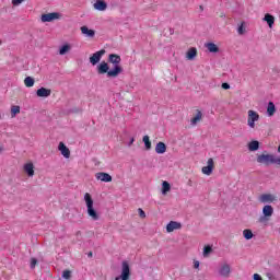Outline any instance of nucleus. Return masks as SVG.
Masks as SVG:
<instances>
[{"instance_id": "obj_8", "label": "nucleus", "mask_w": 280, "mask_h": 280, "mask_svg": "<svg viewBox=\"0 0 280 280\" xmlns=\"http://www.w3.org/2000/svg\"><path fill=\"white\" fill-rule=\"evenodd\" d=\"M56 19H60V13H46L42 15V23H51V21H56Z\"/></svg>"}, {"instance_id": "obj_26", "label": "nucleus", "mask_w": 280, "mask_h": 280, "mask_svg": "<svg viewBox=\"0 0 280 280\" xmlns=\"http://www.w3.org/2000/svg\"><path fill=\"white\" fill-rule=\"evenodd\" d=\"M145 150H152V142L150 141V136H144L142 139Z\"/></svg>"}, {"instance_id": "obj_15", "label": "nucleus", "mask_w": 280, "mask_h": 280, "mask_svg": "<svg viewBox=\"0 0 280 280\" xmlns=\"http://www.w3.org/2000/svg\"><path fill=\"white\" fill-rule=\"evenodd\" d=\"M58 149L61 152L62 156H65V159H69V156H71V151L62 142L59 143Z\"/></svg>"}, {"instance_id": "obj_1", "label": "nucleus", "mask_w": 280, "mask_h": 280, "mask_svg": "<svg viewBox=\"0 0 280 280\" xmlns=\"http://www.w3.org/2000/svg\"><path fill=\"white\" fill-rule=\"evenodd\" d=\"M108 62L114 65V68L110 70ZM108 62L102 61L97 67L96 71L98 75H105L107 73V78H117L120 73H124V68H121V56L117 54H110L108 56Z\"/></svg>"}, {"instance_id": "obj_30", "label": "nucleus", "mask_w": 280, "mask_h": 280, "mask_svg": "<svg viewBox=\"0 0 280 280\" xmlns=\"http://www.w3.org/2000/svg\"><path fill=\"white\" fill-rule=\"evenodd\" d=\"M19 113H21V107L16 106V105H13L11 107V116L16 117V115H19Z\"/></svg>"}, {"instance_id": "obj_25", "label": "nucleus", "mask_w": 280, "mask_h": 280, "mask_svg": "<svg viewBox=\"0 0 280 280\" xmlns=\"http://www.w3.org/2000/svg\"><path fill=\"white\" fill-rule=\"evenodd\" d=\"M200 119H202V112L197 110V114L194 118H191L190 124L191 126H196V124H198V121H200Z\"/></svg>"}, {"instance_id": "obj_33", "label": "nucleus", "mask_w": 280, "mask_h": 280, "mask_svg": "<svg viewBox=\"0 0 280 280\" xmlns=\"http://www.w3.org/2000/svg\"><path fill=\"white\" fill-rule=\"evenodd\" d=\"M36 264H38V259L36 258H31V269L34 270L36 268Z\"/></svg>"}, {"instance_id": "obj_27", "label": "nucleus", "mask_w": 280, "mask_h": 280, "mask_svg": "<svg viewBox=\"0 0 280 280\" xmlns=\"http://www.w3.org/2000/svg\"><path fill=\"white\" fill-rule=\"evenodd\" d=\"M34 83H35V80L32 77H26L24 79V84L25 86H27V89H32V86H34Z\"/></svg>"}, {"instance_id": "obj_5", "label": "nucleus", "mask_w": 280, "mask_h": 280, "mask_svg": "<svg viewBox=\"0 0 280 280\" xmlns=\"http://www.w3.org/2000/svg\"><path fill=\"white\" fill-rule=\"evenodd\" d=\"M218 272L220 277H224L225 279H228V277H231V265L226 262L222 264L219 267Z\"/></svg>"}, {"instance_id": "obj_13", "label": "nucleus", "mask_w": 280, "mask_h": 280, "mask_svg": "<svg viewBox=\"0 0 280 280\" xmlns=\"http://www.w3.org/2000/svg\"><path fill=\"white\" fill-rule=\"evenodd\" d=\"M94 8L98 12H104V10H106V8H108V4L104 0H96V2L94 3Z\"/></svg>"}, {"instance_id": "obj_44", "label": "nucleus", "mask_w": 280, "mask_h": 280, "mask_svg": "<svg viewBox=\"0 0 280 280\" xmlns=\"http://www.w3.org/2000/svg\"><path fill=\"white\" fill-rule=\"evenodd\" d=\"M278 152L280 153V144H279V147H278Z\"/></svg>"}, {"instance_id": "obj_11", "label": "nucleus", "mask_w": 280, "mask_h": 280, "mask_svg": "<svg viewBox=\"0 0 280 280\" xmlns=\"http://www.w3.org/2000/svg\"><path fill=\"white\" fill-rule=\"evenodd\" d=\"M202 174H206V176H211L213 174V159L208 160V165L203 166L201 168Z\"/></svg>"}, {"instance_id": "obj_17", "label": "nucleus", "mask_w": 280, "mask_h": 280, "mask_svg": "<svg viewBox=\"0 0 280 280\" xmlns=\"http://www.w3.org/2000/svg\"><path fill=\"white\" fill-rule=\"evenodd\" d=\"M205 47L208 49L210 54H218L220 51V47H218V45L211 42L205 44Z\"/></svg>"}, {"instance_id": "obj_45", "label": "nucleus", "mask_w": 280, "mask_h": 280, "mask_svg": "<svg viewBox=\"0 0 280 280\" xmlns=\"http://www.w3.org/2000/svg\"><path fill=\"white\" fill-rule=\"evenodd\" d=\"M200 10H203L202 5H200Z\"/></svg>"}, {"instance_id": "obj_29", "label": "nucleus", "mask_w": 280, "mask_h": 280, "mask_svg": "<svg viewBox=\"0 0 280 280\" xmlns=\"http://www.w3.org/2000/svg\"><path fill=\"white\" fill-rule=\"evenodd\" d=\"M243 236L245 237V240H253L254 237L253 231L248 229L244 230Z\"/></svg>"}, {"instance_id": "obj_3", "label": "nucleus", "mask_w": 280, "mask_h": 280, "mask_svg": "<svg viewBox=\"0 0 280 280\" xmlns=\"http://www.w3.org/2000/svg\"><path fill=\"white\" fill-rule=\"evenodd\" d=\"M247 113V126H249V128H255V121H259V114L253 109H249Z\"/></svg>"}, {"instance_id": "obj_43", "label": "nucleus", "mask_w": 280, "mask_h": 280, "mask_svg": "<svg viewBox=\"0 0 280 280\" xmlns=\"http://www.w3.org/2000/svg\"><path fill=\"white\" fill-rule=\"evenodd\" d=\"M88 257H93V252H89Z\"/></svg>"}, {"instance_id": "obj_37", "label": "nucleus", "mask_w": 280, "mask_h": 280, "mask_svg": "<svg viewBox=\"0 0 280 280\" xmlns=\"http://www.w3.org/2000/svg\"><path fill=\"white\" fill-rule=\"evenodd\" d=\"M25 0H12V5H21Z\"/></svg>"}, {"instance_id": "obj_34", "label": "nucleus", "mask_w": 280, "mask_h": 280, "mask_svg": "<svg viewBox=\"0 0 280 280\" xmlns=\"http://www.w3.org/2000/svg\"><path fill=\"white\" fill-rule=\"evenodd\" d=\"M271 165H280V158H276L273 155V161L271 162Z\"/></svg>"}, {"instance_id": "obj_23", "label": "nucleus", "mask_w": 280, "mask_h": 280, "mask_svg": "<svg viewBox=\"0 0 280 280\" xmlns=\"http://www.w3.org/2000/svg\"><path fill=\"white\" fill-rule=\"evenodd\" d=\"M248 150L249 152H257L259 150V141L253 140L248 143Z\"/></svg>"}, {"instance_id": "obj_14", "label": "nucleus", "mask_w": 280, "mask_h": 280, "mask_svg": "<svg viewBox=\"0 0 280 280\" xmlns=\"http://www.w3.org/2000/svg\"><path fill=\"white\" fill-rule=\"evenodd\" d=\"M81 34H83L88 38L95 37V31L89 28V26H81Z\"/></svg>"}, {"instance_id": "obj_32", "label": "nucleus", "mask_w": 280, "mask_h": 280, "mask_svg": "<svg viewBox=\"0 0 280 280\" xmlns=\"http://www.w3.org/2000/svg\"><path fill=\"white\" fill-rule=\"evenodd\" d=\"M62 279H66V280L71 279V270H63L62 271Z\"/></svg>"}, {"instance_id": "obj_21", "label": "nucleus", "mask_w": 280, "mask_h": 280, "mask_svg": "<svg viewBox=\"0 0 280 280\" xmlns=\"http://www.w3.org/2000/svg\"><path fill=\"white\" fill-rule=\"evenodd\" d=\"M24 172L27 174V176L32 177L34 176V164L27 163L24 165Z\"/></svg>"}, {"instance_id": "obj_19", "label": "nucleus", "mask_w": 280, "mask_h": 280, "mask_svg": "<svg viewBox=\"0 0 280 280\" xmlns=\"http://www.w3.org/2000/svg\"><path fill=\"white\" fill-rule=\"evenodd\" d=\"M262 21H265L267 25H269L270 30H272V25H275V18L272 14L270 13L265 14Z\"/></svg>"}, {"instance_id": "obj_40", "label": "nucleus", "mask_w": 280, "mask_h": 280, "mask_svg": "<svg viewBox=\"0 0 280 280\" xmlns=\"http://www.w3.org/2000/svg\"><path fill=\"white\" fill-rule=\"evenodd\" d=\"M222 89H224L225 91H228V89H231V85L229 83H222Z\"/></svg>"}, {"instance_id": "obj_38", "label": "nucleus", "mask_w": 280, "mask_h": 280, "mask_svg": "<svg viewBox=\"0 0 280 280\" xmlns=\"http://www.w3.org/2000/svg\"><path fill=\"white\" fill-rule=\"evenodd\" d=\"M138 212H139L140 218H142V219L145 218V211H143V209L139 208Z\"/></svg>"}, {"instance_id": "obj_16", "label": "nucleus", "mask_w": 280, "mask_h": 280, "mask_svg": "<svg viewBox=\"0 0 280 280\" xmlns=\"http://www.w3.org/2000/svg\"><path fill=\"white\" fill-rule=\"evenodd\" d=\"M37 97H49L51 95V91L47 88H40L36 91Z\"/></svg>"}, {"instance_id": "obj_41", "label": "nucleus", "mask_w": 280, "mask_h": 280, "mask_svg": "<svg viewBox=\"0 0 280 280\" xmlns=\"http://www.w3.org/2000/svg\"><path fill=\"white\" fill-rule=\"evenodd\" d=\"M194 268H196V269L200 268V261L195 260L194 261Z\"/></svg>"}, {"instance_id": "obj_6", "label": "nucleus", "mask_w": 280, "mask_h": 280, "mask_svg": "<svg viewBox=\"0 0 280 280\" xmlns=\"http://www.w3.org/2000/svg\"><path fill=\"white\" fill-rule=\"evenodd\" d=\"M272 213H275V208H272V206L270 205H266L262 208V215L259 218V222H264L266 220V218H272Z\"/></svg>"}, {"instance_id": "obj_24", "label": "nucleus", "mask_w": 280, "mask_h": 280, "mask_svg": "<svg viewBox=\"0 0 280 280\" xmlns=\"http://www.w3.org/2000/svg\"><path fill=\"white\" fill-rule=\"evenodd\" d=\"M71 51V45L65 44L59 48V56H65L66 54H69Z\"/></svg>"}, {"instance_id": "obj_4", "label": "nucleus", "mask_w": 280, "mask_h": 280, "mask_svg": "<svg viewBox=\"0 0 280 280\" xmlns=\"http://www.w3.org/2000/svg\"><path fill=\"white\" fill-rule=\"evenodd\" d=\"M273 161L275 155L272 154H260L257 156V163H260L262 165H272Z\"/></svg>"}, {"instance_id": "obj_35", "label": "nucleus", "mask_w": 280, "mask_h": 280, "mask_svg": "<svg viewBox=\"0 0 280 280\" xmlns=\"http://www.w3.org/2000/svg\"><path fill=\"white\" fill-rule=\"evenodd\" d=\"M237 32L241 36L244 34V23L238 26Z\"/></svg>"}, {"instance_id": "obj_36", "label": "nucleus", "mask_w": 280, "mask_h": 280, "mask_svg": "<svg viewBox=\"0 0 280 280\" xmlns=\"http://www.w3.org/2000/svg\"><path fill=\"white\" fill-rule=\"evenodd\" d=\"M266 277L269 279V280H277V278L275 277V275L272 272H267L266 273Z\"/></svg>"}, {"instance_id": "obj_39", "label": "nucleus", "mask_w": 280, "mask_h": 280, "mask_svg": "<svg viewBox=\"0 0 280 280\" xmlns=\"http://www.w3.org/2000/svg\"><path fill=\"white\" fill-rule=\"evenodd\" d=\"M253 279L254 280H264L259 273H254Z\"/></svg>"}, {"instance_id": "obj_9", "label": "nucleus", "mask_w": 280, "mask_h": 280, "mask_svg": "<svg viewBox=\"0 0 280 280\" xmlns=\"http://www.w3.org/2000/svg\"><path fill=\"white\" fill-rule=\"evenodd\" d=\"M259 202H261L262 205H266V203H270V202H276L277 200V197L272 194H262L259 196L258 198Z\"/></svg>"}, {"instance_id": "obj_12", "label": "nucleus", "mask_w": 280, "mask_h": 280, "mask_svg": "<svg viewBox=\"0 0 280 280\" xmlns=\"http://www.w3.org/2000/svg\"><path fill=\"white\" fill-rule=\"evenodd\" d=\"M183 225L179 222L176 221H171L167 225H166V231L167 233H172L178 229H182Z\"/></svg>"}, {"instance_id": "obj_18", "label": "nucleus", "mask_w": 280, "mask_h": 280, "mask_svg": "<svg viewBox=\"0 0 280 280\" xmlns=\"http://www.w3.org/2000/svg\"><path fill=\"white\" fill-rule=\"evenodd\" d=\"M156 154H165L167 152V145L164 142H158L155 145Z\"/></svg>"}, {"instance_id": "obj_2", "label": "nucleus", "mask_w": 280, "mask_h": 280, "mask_svg": "<svg viewBox=\"0 0 280 280\" xmlns=\"http://www.w3.org/2000/svg\"><path fill=\"white\" fill-rule=\"evenodd\" d=\"M84 201L88 207V215H90L94 222H97V220H100V213H97V210L93 207V197H91V194L86 192L84 195Z\"/></svg>"}, {"instance_id": "obj_28", "label": "nucleus", "mask_w": 280, "mask_h": 280, "mask_svg": "<svg viewBox=\"0 0 280 280\" xmlns=\"http://www.w3.org/2000/svg\"><path fill=\"white\" fill-rule=\"evenodd\" d=\"M172 189V186L167 182L162 183V194L165 196L167 191Z\"/></svg>"}, {"instance_id": "obj_31", "label": "nucleus", "mask_w": 280, "mask_h": 280, "mask_svg": "<svg viewBox=\"0 0 280 280\" xmlns=\"http://www.w3.org/2000/svg\"><path fill=\"white\" fill-rule=\"evenodd\" d=\"M213 252V248L211 247V245H207L203 247V257H209V255H211V253Z\"/></svg>"}, {"instance_id": "obj_20", "label": "nucleus", "mask_w": 280, "mask_h": 280, "mask_svg": "<svg viewBox=\"0 0 280 280\" xmlns=\"http://www.w3.org/2000/svg\"><path fill=\"white\" fill-rule=\"evenodd\" d=\"M196 56H198V49H196V47L189 48V50L186 54V58L188 60H194V58H196Z\"/></svg>"}, {"instance_id": "obj_42", "label": "nucleus", "mask_w": 280, "mask_h": 280, "mask_svg": "<svg viewBox=\"0 0 280 280\" xmlns=\"http://www.w3.org/2000/svg\"><path fill=\"white\" fill-rule=\"evenodd\" d=\"M133 143H135V138H131V139L129 140V143H128L129 148H130V145H132Z\"/></svg>"}, {"instance_id": "obj_22", "label": "nucleus", "mask_w": 280, "mask_h": 280, "mask_svg": "<svg viewBox=\"0 0 280 280\" xmlns=\"http://www.w3.org/2000/svg\"><path fill=\"white\" fill-rule=\"evenodd\" d=\"M275 113H277V107L275 106V103L269 102L268 106H267V115L269 117H272V115H275Z\"/></svg>"}, {"instance_id": "obj_10", "label": "nucleus", "mask_w": 280, "mask_h": 280, "mask_svg": "<svg viewBox=\"0 0 280 280\" xmlns=\"http://www.w3.org/2000/svg\"><path fill=\"white\" fill-rule=\"evenodd\" d=\"M96 180H101L102 183H113V176L108 173L100 172L95 174Z\"/></svg>"}, {"instance_id": "obj_7", "label": "nucleus", "mask_w": 280, "mask_h": 280, "mask_svg": "<svg viewBox=\"0 0 280 280\" xmlns=\"http://www.w3.org/2000/svg\"><path fill=\"white\" fill-rule=\"evenodd\" d=\"M104 54H106L105 49H101L96 52H94L91 57H90V62L91 65H93V67H95V65H97L100 62V60H102V56H104Z\"/></svg>"}]
</instances>
